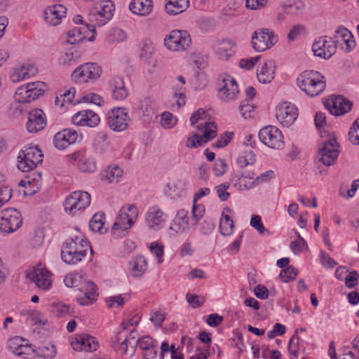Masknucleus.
Returning <instances> with one entry per match:
<instances>
[{"label": "nucleus", "instance_id": "7ed1b4c3", "mask_svg": "<svg viewBox=\"0 0 359 359\" xmlns=\"http://www.w3.org/2000/svg\"><path fill=\"white\" fill-rule=\"evenodd\" d=\"M299 88L311 97L319 95L326 87V79L320 72L313 70L303 72L297 79Z\"/></svg>", "mask_w": 359, "mask_h": 359}, {"label": "nucleus", "instance_id": "a18cd8bd", "mask_svg": "<svg viewBox=\"0 0 359 359\" xmlns=\"http://www.w3.org/2000/svg\"><path fill=\"white\" fill-rule=\"evenodd\" d=\"M82 28L75 27L67 33V42L70 44H75L81 41L85 35L81 31Z\"/></svg>", "mask_w": 359, "mask_h": 359}, {"label": "nucleus", "instance_id": "f704fd0d", "mask_svg": "<svg viewBox=\"0 0 359 359\" xmlns=\"http://www.w3.org/2000/svg\"><path fill=\"white\" fill-rule=\"evenodd\" d=\"M36 69L34 65H22L16 68L11 75V79L14 83L29 78L35 74Z\"/></svg>", "mask_w": 359, "mask_h": 359}, {"label": "nucleus", "instance_id": "f03ea898", "mask_svg": "<svg viewBox=\"0 0 359 359\" xmlns=\"http://www.w3.org/2000/svg\"><path fill=\"white\" fill-rule=\"evenodd\" d=\"M114 11V6L110 0L101 1L95 4L88 14L89 23L86 25L93 36L89 41H93L95 38V27H101L106 25L112 18Z\"/></svg>", "mask_w": 359, "mask_h": 359}, {"label": "nucleus", "instance_id": "a878e982", "mask_svg": "<svg viewBox=\"0 0 359 359\" xmlns=\"http://www.w3.org/2000/svg\"><path fill=\"white\" fill-rule=\"evenodd\" d=\"M79 137L76 130L72 129H64L57 133L54 137V145L58 149H65L69 145L75 143Z\"/></svg>", "mask_w": 359, "mask_h": 359}, {"label": "nucleus", "instance_id": "a19ab883", "mask_svg": "<svg viewBox=\"0 0 359 359\" xmlns=\"http://www.w3.org/2000/svg\"><path fill=\"white\" fill-rule=\"evenodd\" d=\"M104 215L102 212L96 213L93 215L89 222L90 229L94 232L103 233L106 229H104Z\"/></svg>", "mask_w": 359, "mask_h": 359}, {"label": "nucleus", "instance_id": "9b49d317", "mask_svg": "<svg viewBox=\"0 0 359 359\" xmlns=\"http://www.w3.org/2000/svg\"><path fill=\"white\" fill-rule=\"evenodd\" d=\"M0 219V232L2 233H11L18 229L22 223L20 212L14 208L4 209L1 212Z\"/></svg>", "mask_w": 359, "mask_h": 359}, {"label": "nucleus", "instance_id": "1a4fd4ad", "mask_svg": "<svg viewBox=\"0 0 359 359\" xmlns=\"http://www.w3.org/2000/svg\"><path fill=\"white\" fill-rule=\"evenodd\" d=\"M165 48L174 52H182L187 50L191 44V38L186 30H172L164 38Z\"/></svg>", "mask_w": 359, "mask_h": 359}, {"label": "nucleus", "instance_id": "c03bdc74", "mask_svg": "<svg viewBox=\"0 0 359 359\" xmlns=\"http://www.w3.org/2000/svg\"><path fill=\"white\" fill-rule=\"evenodd\" d=\"M256 161L255 154L250 149H245L238 156L237 162L241 167L252 165Z\"/></svg>", "mask_w": 359, "mask_h": 359}, {"label": "nucleus", "instance_id": "ea45409f", "mask_svg": "<svg viewBox=\"0 0 359 359\" xmlns=\"http://www.w3.org/2000/svg\"><path fill=\"white\" fill-rule=\"evenodd\" d=\"M122 174L123 170L118 165H114L104 171L102 180L108 183L118 182Z\"/></svg>", "mask_w": 359, "mask_h": 359}, {"label": "nucleus", "instance_id": "de8ad7c7", "mask_svg": "<svg viewBox=\"0 0 359 359\" xmlns=\"http://www.w3.org/2000/svg\"><path fill=\"white\" fill-rule=\"evenodd\" d=\"M250 226L255 228L261 235L269 236L271 234L270 231L264 227L259 215H254L252 216Z\"/></svg>", "mask_w": 359, "mask_h": 359}, {"label": "nucleus", "instance_id": "ddd939ff", "mask_svg": "<svg viewBox=\"0 0 359 359\" xmlns=\"http://www.w3.org/2000/svg\"><path fill=\"white\" fill-rule=\"evenodd\" d=\"M43 83L34 82L20 86L16 90L15 100L19 103L30 102L43 93Z\"/></svg>", "mask_w": 359, "mask_h": 359}, {"label": "nucleus", "instance_id": "dca6fc26", "mask_svg": "<svg viewBox=\"0 0 359 359\" xmlns=\"http://www.w3.org/2000/svg\"><path fill=\"white\" fill-rule=\"evenodd\" d=\"M168 220V215L158 206H151L145 214V222L147 227L154 231L163 228Z\"/></svg>", "mask_w": 359, "mask_h": 359}, {"label": "nucleus", "instance_id": "603ef678", "mask_svg": "<svg viewBox=\"0 0 359 359\" xmlns=\"http://www.w3.org/2000/svg\"><path fill=\"white\" fill-rule=\"evenodd\" d=\"M299 337L297 334V332L295 334L291 337L289 344H288V351L291 356L294 358H297L298 357V351H299Z\"/></svg>", "mask_w": 359, "mask_h": 359}, {"label": "nucleus", "instance_id": "72a5a7b5", "mask_svg": "<svg viewBox=\"0 0 359 359\" xmlns=\"http://www.w3.org/2000/svg\"><path fill=\"white\" fill-rule=\"evenodd\" d=\"M189 6V0H166L165 12L170 15L182 13Z\"/></svg>", "mask_w": 359, "mask_h": 359}, {"label": "nucleus", "instance_id": "423d86ee", "mask_svg": "<svg viewBox=\"0 0 359 359\" xmlns=\"http://www.w3.org/2000/svg\"><path fill=\"white\" fill-rule=\"evenodd\" d=\"M90 195L87 191H73L63 203L65 211L72 216L79 215L90 205Z\"/></svg>", "mask_w": 359, "mask_h": 359}, {"label": "nucleus", "instance_id": "2eb2a0df", "mask_svg": "<svg viewBox=\"0 0 359 359\" xmlns=\"http://www.w3.org/2000/svg\"><path fill=\"white\" fill-rule=\"evenodd\" d=\"M27 278L33 281L38 288L42 290H49L53 283L52 273L41 264H39L34 268L27 274Z\"/></svg>", "mask_w": 359, "mask_h": 359}, {"label": "nucleus", "instance_id": "680f3d73", "mask_svg": "<svg viewBox=\"0 0 359 359\" xmlns=\"http://www.w3.org/2000/svg\"><path fill=\"white\" fill-rule=\"evenodd\" d=\"M12 196V189L8 186L0 187V208L10 201Z\"/></svg>", "mask_w": 359, "mask_h": 359}, {"label": "nucleus", "instance_id": "6e6d98bb", "mask_svg": "<svg viewBox=\"0 0 359 359\" xmlns=\"http://www.w3.org/2000/svg\"><path fill=\"white\" fill-rule=\"evenodd\" d=\"M290 249L295 254H299L303 252L305 249L308 248L306 242L303 238L301 239H297V241H294L290 243Z\"/></svg>", "mask_w": 359, "mask_h": 359}, {"label": "nucleus", "instance_id": "052dcab7", "mask_svg": "<svg viewBox=\"0 0 359 359\" xmlns=\"http://www.w3.org/2000/svg\"><path fill=\"white\" fill-rule=\"evenodd\" d=\"M81 276L76 273L67 275L64 278V283L68 287H74L79 285Z\"/></svg>", "mask_w": 359, "mask_h": 359}, {"label": "nucleus", "instance_id": "4be33fe9", "mask_svg": "<svg viewBox=\"0 0 359 359\" xmlns=\"http://www.w3.org/2000/svg\"><path fill=\"white\" fill-rule=\"evenodd\" d=\"M74 125L78 126H88L90 128L98 126L100 118L97 114L92 110L86 109L79 111L72 117Z\"/></svg>", "mask_w": 359, "mask_h": 359}, {"label": "nucleus", "instance_id": "412c9836", "mask_svg": "<svg viewBox=\"0 0 359 359\" xmlns=\"http://www.w3.org/2000/svg\"><path fill=\"white\" fill-rule=\"evenodd\" d=\"M312 50L316 56L329 59L335 53L336 46L330 39L323 36L313 43Z\"/></svg>", "mask_w": 359, "mask_h": 359}, {"label": "nucleus", "instance_id": "774afa93", "mask_svg": "<svg viewBox=\"0 0 359 359\" xmlns=\"http://www.w3.org/2000/svg\"><path fill=\"white\" fill-rule=\"evenodd\" d=\"M187 299L189 304L194 308H198L204 304L205 299L196 294H187Z\"/></svg>", "mask_w": 359, "mask_h": 359}, {"label": "nucleus", "instance_id": "f257e3e1", "mask_svg": "<svg viewBox=\"0 0 359 359\" xmlns=\"http://www.w3.org/2000/svg\"><path fill=\"white\" fill-rule=\"evenodd\" d=\"M93 252L86 238L79 231H76L69 239L63 243L61 249V258L68 264H76L81 262L88 251Z\"/></svg>", "mask_w": 359, "mask_h": 359}, {"label": "nucleus", "instance_id": "aec40b11", "mask_svg": "<svg viewBox=\"0 0 359 359\" xmlns=\"http://www.w3.org/2000/svg\"><path fill=\"white\" fill-rule=\"evenodd\" d=\"M338 144L335 139H330L324 144L323 148L319 150V161L324 165L330 166L333 165L338 157Z\"/></svg>", "mask_w": 359, "mask_h": 359}, {"label": "nucleus", "instance_id": "a211bd4d", "mask_svg": "<svg viewBox=\"0 0 359 359\" xmlns=\"http://www.w3.org/2000/svg\"><path fill=\"white\" fill-rule=\"evenodd\" d=\"M298 109L294 104L289 102L281 103L276 109V118L283 126H291L297 119Z\"/></svg>", "mask_w": 359, "mask_h": 359}, {"label": "nucleus", "instance_id": "4d7b16f0", "mask_svg": "<svg viewBox=\"0 0 359 359\" xmlns=\"http://www.w3.org/2000/svg\"><path fill=\"white\" fill-rule=\"evenodd\" d=\"M205 118V111L203 109H199L191 115L190 118L191 124L196 126L201 122H208Z\"/></svg>", "mask_w": 359, "mask_h": 359}, {"label": "nucleus", "instance_id": "8fccbe9b", "mask_svg": "<svg viewBox=\"0 0 359 359\" xmlns=\"http://www.w3.org/2000/svg\"><path fill=\"white\" fill-rule=\"evenodd\" d=\"M239 189L241 190H249L256 186L255 177L242 175L238 180Z\"/></svg>", "mask_w": 359, "mask_h": 359}, {"label": "nucleus", "instance_id": "79ce46f5", "mask_svg": "<svg viewBox=\"0 0 359 359\" xmlns=\"http://www.w3.org/2000/svg\"><path fill=\"white\" fill-rule=\"evenodd\" d=\"M36 355L43 359H53L57 354L56 348L53 344H47L35 350Z\"/></svg>", "mask_w": 359, "mask_h": 359}, {"label": "nucleus", "instance_id": "4468645a", "mask_svg": "<svg viewBox=\"0 0 359 359\" xmlns=\"http://www.w3.org/2000/svg\"><path fill=\"white\" fill-rule=\"evenodd\" d=\"M101 67L96 63H86L77 67L72 76L78 82L85 83L89 80H96L102 74Z\"/></svg>", "mask_w": 359, "mask_h": 359}, {"label": "nucleus", "instance_id": "13d9d810", "mask_svg": "<svg viewBox=\"0 0 359 359\" xmlns=\"http://www.w3.org/2000/svg\"><path fill=\"white\" fill-rule=\"evenodd\" d=\"M233 135V134L232 133H224L219 137L212 146L215 148H222L226 147L232 140Z\"/></svg>", "mask_w": 359, "mask_h": 359}, {"label": "nucleus", "instance_id": "338daca9", "mask_svg": "<svg viewBox=\"0 0 359 359\" xmlns=\"http://www.w3.org/2000/svg\"><path fill=\"white\" fill-rule=\"evenodd\" d=\"M25 340L22 337L17 336L10 339L7 342V346L11 351L16 354L20 345Z\"/></svg>", "mask_w": 359, "mask_h": 359}, {"label": "nucleus", "instance_id": "69168bd1", "mask_svg": "<svg viewBox=\"0 0 359 359\" xmlns=\"http://www.w3.org/2000/svg\"><path fill=\"white\" fill-rule=\"evenodd\" d=\"M335 38L337 43L342 44V41H345L346 39L353 38V35L346 28L340 27L336 31Z\"/></svg>", "mask_w": 359, "mask_h": 359}, {"label": "nucleus", "instance_id": "f3484780", "mask_svg": "<svg viewBox=\"0 0 359 359\" xmlns=\"http://www.w3.org/2000/svg\"><path fill=\"white\" fill-rule=\"evenodd\" d=\"M240 91L236 81L227 76L222 79V86L218 89V96L224 102H231L238 99Z\"/></svg>", "mask_w": 359, "mask_h": 359}, {"label": "nucleus", "instance_id": "37998d69", "mask_svg": "<svg viewBox=\"0 0 359 359\" xmlns=\"http://www.w3.org/2000/svg\"><path fill=\"white\" fill-rule=\"evenodd\" d=\"M60 65L64 66H73L78 63L79 55L72 49L62 53L59 57Z\"/></svg>", "mask_w": 359, "mask_h": 359}, {"label": "nucleus", "instance_id": "5701e85b", "mask_svg": "<svg viewBox=\"0 0 359 359\" xmlns=\"http://www.w3.org/2000/svg\"><path fill=\"white\" fill-rule=\"evenodd\" d=\"M66 14L67 8L62 4L49 6L43 11L44 20L50 26L59 25Z\"/></svg>", "mask_w": 359, "mask_h": 359}, {"label": "nucleus", "instance_id": "864d4df0", "mask_svg": "<svg viewBox=\"0 0 359 359\" xmlns=\"http://www.w3.org/2000/svg\"><path fill=\"white\" fill-rule=\"evenodd\" d=\"M151 253L156 255L158 259V263L161 264L163 262L164 250L163 246L157 242H153L149 246Z\"/></svg>", "mask_w": 359, "mask_h": 359}, {"label": "nucleus", "instance_id": "0e129e2a", "mask_svg": "<svg viewBox=\"0 0 359 359\" xmlns=\"http://www.w3.org/2000/svg\"><path fill=\"white\" fill-rule=\"evenodd\" d=\"M359 275L355 270L349 272L348 275L345 278V285L348 288H353L358 284Z\"/></svg>", "mask_w": 359, "mask_h": 359}, {"label": "nucleus", "instance_id": "c9c22d12", "mask_svg": "<svg viewBox=\"0 0 359 359\" xmlns=\"http://www.w3.org/2000/svg\"><path fill=\"white\" fill-rule=\"evenodd\" d=\"M155 52V47L150 39H146L139 43L138 55L144 61H149Z\"/></svg>", "mask_w": 359, "mask_h": 359}, {"label": "nucleus", "instance_id": "c756f323", "mask_svg": "<svg viewBox=\"0 0 359 359\" xmlns=\"http://www.w3.org/2000/svg\"><path fill=\"white\" fill-rule=\"evenodd\" d=\"M147 270V261L144 257L139 255L131 259L128 264V271L135 278L143 276Z\"/></svg>", "mask_w": 359, "mask_h": 359}, {"label": "nucleus", "instance_id": "6ab92c4d", "mask_svg": "<svg viewBox=\"0 0 359 359\" xmlns=\"http://www.w3.org/2000/svg\"><path fill=\"white\" fill-rule=\"evenodd\" d=\"M107 83L108 89L113 100L121 101L128 96L129 92L122 76H112L108 80Z\"/></svg>", "mask_w": 359, "mask_h": 359}, {"label": "nucleus", "instance_id": "4c0bfd02", "mask_svg": "<svg viewBox=\"0 0 359 359\" xmlns=\"http://www.w3.org/2000/svg\"><path fill=\"white\" fill-rule=\"evenodd\" d=\"M138 108L143 116L151 118L156 114V104L151 97H145L140 101Z\"/></svg>", "mask_w": 359, "mask_h": 359}, {"label": "nucleus", "instance_id": "c85d7f7f", "mask_svg": "<svg viewBox=\"0 0 359 359\" xmlns=\"http://www.w3.org/2000/svg\"><path fill=\"white\" fill-rule=\"evenodd\" d=\"M83 294L77 297V301L81 305H89L95 300L97 294L96 285L90 281H85L79 289Z\"/></svg>", "mask_w": 359, "mask_h": 359}, {"label": "nucleus", "instance_id": "393cba45", "mask_svg": "<svg viewBox=\"0 0 359 359\" xmlns=\"http://www.w3.org/2000/svg\"><path fill=\"white\" fill-rule=\"evenodd\" d=\"M46 126V117L41 109H35L29 113L26 126L29 133H37L43 130Z\"/></svg>", "mask_w": 359, "mask_h": 359}, {"label": "nucleus", "instance_id": "0eeeda50", "mask_svg": "<svg viewBox=\"0 0 359 359\" xmlns=\"http://www.w3.org/2000/svg\"><path fill=\"white\" fill-rule=\"evenodd\" d=\"M18 167L22 172H29L43 161V154L36 146H25L18 156Z\"/></svg>", "mask_w": 359, "mask_h": 359}, {"label": "nucleus", "instance_id": "49530a36", "mask_svg": "<svg viewBox=\"0 0 359 359\" xmlns=\"http://www.w3.org/2000/svg\"><path fill=\"white\" fill-rule=\"evenodd\" d=\"M177 122V118L170 112L165 111L161 114V124L163 128L171 129Z\"/></svg>", "mask_w": 359, "mask_h": 359}, {"label": "nucleus", "instance_id": "473e14b6", "mask_svg": "<svg viewBox=\"0 0 359 359\" xmlns=\"http://www.w3.org/2000/svg\"><path fill=\"white\" fill-rule=\"evenodd\" d=\"M353 103L344 97L339 95L332 102V109L330 112L336 116L343 115L351 111Z\"/></svg>", "mask_w": 359, "mask_h": 359}, {"label": "nucleus", "instance_id": "e433bc0d", "mask_svg": "<svg viewBox=\"0 0 359 359\" xmlns=\"http://www.w3.org/2000/svg\"><path fill=\"white\" fill-rule=\"evenodd\" d=\"M225 212H230V209L226 208L224 210L219 222V231L223 236H230L233 232L234 224L233 220Z\"/></svg>", "mask_w": 359, "mask_h": 359}, {"label": "nucleus", "instance_id": "f8f14e48", "mask_svg": "<svg viewBox=\"0 0 359 359\" xmlns=\"http://www.w3.org/2000/svg\"><path fill=\"white\" fill-rule=\"evenodd\" d=\"M259 138L265 145L272 149H280L284 147L281 131L273 126H268L259 130Z\"/></svg>", "mask_w": 359, "mask_h": 359}, {"label": "nucleus", "instance_id": "6e6552de", "mask_svg": "<svg viewBox=\"0 0 359 359\" xmlns=\"http://www.w3.org/2000/svg\"><path fill=\"white\" fill-rule=\"evenodd\" d=\"M278 41V35L269 28H259L252 34L251 46L257 52L271 48Z\"/></svg>", "mask_w": 359, "mask_h": 359}, {"label": "nucleus", "instance_id": "e2e57ef3", "mask_svg": "<svg viewBox=\"0 0 359 359\" xmlns=\"http://www.w3.org/2000/svg\"><path fill=\"white\" fill-rule=\"evenodd\" d=\"M260 58L261 56L258 55L253 57L242 59L239 62V66L243 69H251L257 63Z\"/></svg>", "mask_w": 359, "mask_h": 359}, {"label": "nucleus", "instance_id": "bf43d9fd", "mask_svg": "<svg viewBox=\"0 0 359 359\" xmlns=\"http://www.w3.org/2000/svg\"><path fill=\"white\" fill-rule=\"evenodd\" d=\"M229 188V183L228 182L221 184L215 187L217 194L220 201H225L229 198L230 196L229 193L227 191Z\"/></svg>", "mask_w": 359, "mask_h": 359}, {"label": "nucleus", "instance_id": "bb28decb", "mask_svg": "<svg viewBox=\"0 0 359 359\" xmlns=\"http://www.w3.org/2000/svg\"><path fill=\"white\" fill-rule=\"evenodd\" d=\"M189 218L188 212L184 209H180L170 223L169 229L176 233H182L189 229Z\"/></svg>", "mask_w": 359, "mask_h": 359}, {"label": "nucleus", "instance_id": "39448f33", "mask_svg": "<svg viewBox=\"0 0 359 359\" xmlns=\"http://www.w3.org/2000/svg\"><path fill=\"white\" fill-rule=\"evenodd\" d=\"M196 129L201 135L193 133L189 135L186 146L189 149L201 146L217 135V126L215 122H201L196 126Z\"/></svg>", "mask_w": 359, "mask_h": 359}, {"label": "nucleus", "instance_id": "7c9ffc66", "mask_svg": "<svg viewBox=\"0 0 359 359\" xmlns=\"http://www.w3.org/2000/svg\"><path fill=\"white\" fill-rule=\"evenodd\" d=\"M276 66L274 62L268 60L264 62L257 71V77L262 83H269L275 76Z\"/></svg>", "mask_w": 359, "mask_h": 359}, {"label": "nucleus", "instance_id": "20e7f679", "mask_svg": "<svg viewBox=\"0 0 359 359\" xmlns=\"http://www.w3.org/2000/svg\"><path fill=\"white\" fill-rule=\"evenodd\" d=\"M138 217V210L133 204H126L121 207L112 226L111 232L116 237H123L135 223Z\"/></svg>", "mask_w": 359, "mask_h": 359}, {"label": "nucleus", "instance_id": "9d476101", "mask_svg": "<svg viewBox=\"0 0 359 359\" xmlns=\"http://www.w3.org/2000/svg\"><path fill=\"white\" fill-rule=\"evenodd\" d=\"M130 121V118L126 108L115 107L107 113V123L115 132L126 130Z\"/></svg>", "mask_w": 359, "mask_h": 359}, {"label": "nucleus", "instance_id": "b1692460", "mask_svg": "<svg viewBox=\"0 0 359 359\" xmlns=\"http://www.w3.org/2000/svg\"><path fill=\"white\" fill-rule=\"evenodd\" d=\"M71 346L75 351L93 352L97 349L99 344L92 336L80 334L72 339Z\"/></svg>", "mask_w": 359, "mask_h": 359}, {"label": "nucleus", "instance_id": "5fc2aeb1", "mask_svg": "<svg viewBox=\"0 0 359 359\" xmlns=\"http://www.w3.org/2000/svg\"><path fill=\"white\" fill-rule=\"evenodd\" d=\"M204 213V206L201 205H196V202H194L192 208V220L194 221V225H196L198 221L203 217Z\"/></svg>", "mask_w": 359, "mask_h": 359}, {"label": "nucleus", "instance_id": "09e8293b", "mask_svg": "<svg viewBox=\"0 0 359 359\" xmlns=\"http://www.w3.org/2000/svg\"><path fill=\"white\" fill-rule=\"evenodd\" d=\"M79 170L83 172H93L96 170V163L93 158H82L78 165Z\"/></svg>", "mask_w": 359, "mask_h": 359}, {"label": "nucleus", "instance_id": "cd10ccee", "mask_svg": "<svg viewBox=\"0 0 359 359\" xmlns=\"http://www.w3.org/2000/svg\"><path fill=\"white\" fill-rule=\"evenodd\" d=\"M214 48L219 58L226 60L235 53L236 46L231 39H222L217 41Z\"/></svg>", "mask_w": 359, "mask_h": 359}, {"label": "nucleus", "instance_id": "2f4dec72", "mask_svg": "<svg viewBox=\"0 0 359 359\" xmlns=\"http://www.w3.org/2000/svg\"><path fill=\"white\" fill-rule=\"evenodd\" d=\"M152 8V0H132L129 4L130 11L138 15H147L151 12Z\"/></svg>", "mask_w": 359, "mask_h": 359}, {"label": "nucleus", "instance_id": "58836bf2", "mask_svg": "<svg viewBox=\"0 0 359 359\" xmlns=\"http://www.w3.org/2000/svg\"><path fill=\"white\" fill-rule=\"evenodd\" d=\"M21 315L26 317V321L28 323L37 325L39 326L45 325L48 323V320L43 315L34 310H25L21 312Z\"/></svg>", "mask_w": 359, "mask_h": 359}, {"label": "nucleus", "instance_id": "3c124183", "mask_svg": "<svg viewBox=\"0 0 359 359\" xmlns=\"http://www.w3.org/2000/svg\"><path fill=\"white\" fill-rule=\"evenodd\" d=\"M297 275V270L294 267L289 266L280 271L279 277L283 282L287 283L291 280H294Z\"/></svg>", "mask_w": 359, "mask_h": 359}]
</instances>
